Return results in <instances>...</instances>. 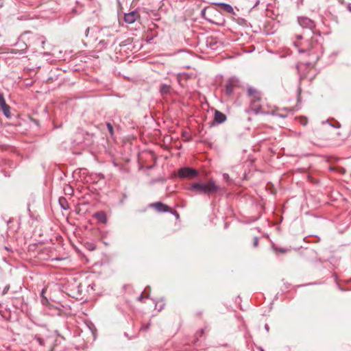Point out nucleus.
<instances>
[{
	"instance_id": "nucleus-20",
	"label": "nucleus",
	"mask_w": 351,
	"mask_h": 351,
	"mask_svg": "<svg viewBox=\"0 0 351 351\" xmlns=\"http://www.w3.org/2000/svg\"><path fill=\"white\" fill-rule=\"evenodd\" d=\"M257 244H258V239H257V238H255L254 245L256 246V245H257Z\"/></svg>"
},
{
	"instance_id": "nucleus-3",
	"label": "nucleus",
	"mask_w": 351,
	"mask_h": 351,
	"mask_svg": "<svg viewBox=\"0 0 351 351\" xmlns=\"http://www.w3.org/2000/svg\"><path fill=\"white\" fill-rule=\"evenodd\" d=\"M149 206L158 213H164L171 211V208L166 204L158 202L155 203L150 204Z\"/></svg>"
},
{
	"instance_id": "nucleus-1",
	"label": "nucleus",
	"mask_w": 351,
	"mask_h": 351,
	"mask_svg": "<svg viewBox=\"0 0 351 351\" xmlns=\"http://www.w3.org/2000/svg\"><path fill=\"white\" fill-rule=\"evenodd\" d=\"M191 189L199 193H213L218 190V186L213 180H210L207 183H194Z\"/></svg>"
},
{
	"instance_id": "nucleus-26",
	"label": "nucleus",
	"mask_w": 351,
	"mask_h": 351,
	"mask_svg": "<svg viewBox=\"0 0 351 351\" xmlns=\"http://www.w3.org/2000/svg\"><path fill=\"white\" fill-rule=\"evenodd\" d=\"M305 51V49H302H302H300V50H299V51H300V52H302V51Z\"/></svg>"
},
{
	"instance_id": "nucleus-7",
	"label": "nucleus",
	"mask_w": 351,
	"mask_h": 351,
	"mask_svg": "<svg viewBox=\"0 0 351 351\" xmlns=\"http://www.w3.org/2000/svg\"><path fill=\"white\" fill-rule=\"evenodd\" d=\"M238 80L236 78H231L229 80L226 85V91L227 94H230L232 92L233 86H236Z\"/></svg>"
},
{
	"instance_id": "nucleus-18",
	"label": "nucleus",
	"mask_w": 351,
	"mask_h": 351,
	"mask_svg": "<svg viewBox=\"0 0 351 351\" xmlns=\"http://www.w3.org/2000/svg\"><path fill=\"white\" fill-rule=\"evenodd\" d=\"M306 123H307V121H306V119H304V118L301 119V123H302V125H306Z\"/></svg>"
},
{
	"instance_id": "nucleus-9",
	"label": "nucleus",
	"mask_w": 351,
	"mask_h": 351,
	"mask_svg": "<svg viewBox=\"0 0 351 351\" xmlns=\"http://www.w3.org/2000/svg\"><path fill=\"white\" fill-rule=\"evenodd\" d=\"M216 5H218L219 7H221V8L228 12V13H232L234 10L232 8V7L229 5V4H227V3H215Z\"/></svg>"
},
{
	"instance_id": "nucleus-6",
	"label": "nucleus",
	"mask_w": 351,
	"mask_h": 351,
	"mask_svg": "<svg viewBox=\"0 0 351 351\" xmlns=\"http://www.w3.org/2000/svg\"><path fill=\"white\" fill-rule=\"evenodd\" d=\"M139 17V14L137 12L133 11L130 13L125 14V21L128 23H133Z\"/></svg>"
},
{
	"instance_id": "nucleus-28",
	"label": "nucleus",
	"mask_w": 351,
	"mask_h": 351,
	"mask_svg": "<svg viewBox=\"0 0 351 351\" xmlns=\"http://www.w3.org/2000/svg\"><path fill=\"white\" fill-rule=\"evenodd\" d=\"M227 176H226V175H223V177H224L225 178H227Z\"/></svg>"
},
{
	"instance_id": "nucleus-23",
	"label": "nucleus",
	"mask_w": 351,
	"mask_h": 351,
	"mask_svg": "<svg viewBox=\"0 0 351 351\" xmlns=\"http://www.w3.org/2000/svg\"><path fill=\"white\" fill-rule=\"evenodd\" d=\"M265 328L267 331H269V326H268L267 324H265Z\"/></svg>"
},
{
	"instance_id": "nucleus-15",
	"label": "nucleus",
	"mask_w": 351,
	"mask_h": 351,
	"mask_svg": "<svg viewBox=\"0 0 351 351\" xmlns=\"http://www.w3.org/2000/svg\"><path fill=\"white\" fill-rule=\"evenodd\" d=\"M248 93L250 95H254V94L257 93V91L255 89L249 88Z\"/></svg>"
},
{
	"instance_id": "nucleus-16",
	"label": "nucleus",
	"mask_w": 351,
	"mask_h": 351,
	"mask_svg": "<svg viewBox=\"0 0 351 351\" xmlns=\"http://www.w3.org/2000/svg\"><path fill=\"white\" fill-rule=\"evenodd\" d=\"M183 136L184 137V141H188L189 139V134L186 132L183 133Z\"/></svg>"
},
{
	"instance_id": "nucleus-4",
	"label": "nucleus",
	"mask_w": 351,
	"mask_h": 351,
	"mask_svg": "<svg viewBox=\"0 0 351 351\" xmlns=\"http://www.w3.org/2000/svg\"><path fill=\"white\" fill-rule=\"evenodd\" d=\"M196 175V171L191 168L185 167L177 172V176L182 178H191Z\"/></svg>"
},
{
	"instance_id": "nucleus-19",
	"label": "nucleus",
	"mask_w": 351,
	"mask_h": 351,
	"mask_svg": "<svg viewBox=\"0 0 351 351\" xmlns=\"http://www.w3.org/2000/svg\"><path fill=\"white\" fill-rule=\"evenodd\" d=\"M278 250V252H282V253H285V252H287V250H284V249H281V248H280V249H278V250Z\"/></svg>"
},
{
	"instance_id": "nucleus-14",
	"label": "nucleus",
	"mask_w": 351,
	"mask_h": 351,
	"mask_svg": "<svg viewBox=\"0 0 351 351\" xmlns=\"http://www.w3.org/2000/svg\"><path fill=\"white\" fill-rule=\"evenodd\" d=\"M107 127H108V131L110 132V133L111 134H112V133H113V128H112V125L110 124V123H107Z\"/></svg>"
},
{
	"instance_id": "nucleus-22",
	"label": "nucleus",
	"mask_w": 351,
	"mask_h": 351,
	"mask_svg": "<svg viewBox=\"0 0 351 351\" xmlns=\"http://www.w3.org/2000/svg\"><path fill=\"white\" fill-rule=\"evenodd\" d=\"M38 341H39L40 345H43V341L41 340L40 338H38Z\"/></svg>"
},
{
	"instance_id": "nucleus-21",
	"label": "nucleus",
	"mask_w": 351,
	"mask_h": 351,
	"mask_svg": "<svg viewBox=\"0 0 351 351\" xmlns=\"http://www.w3.org/2000/svg\"><path fill=\"white\" fill-rule=\"evenodd\" d=\"M8 289H9L8 287V288H5V289L3 290V294H5V293H7V291H8Z\"/></svg>"
},
{
	"instance_id": "nucleus-8",
	"label": "nucleus",
	"mask_w": 351,
	"mask_h": 351,
	"mask_svg": "<svg viewBox=\"0 0 351 351\" xmlns=\"http://www.w3.org/2000/svg\"><path fill=\"white\" fill-rule=\"evenodd\" d=\"M226 119V117L222 112L215 110V121L218 123H221L225 121Z\"/></svg>"
},
{
	"instance_id": "nucleus-24",
	"label": "nucleus",
	"mask_w": 351,
	"mask_h": 351,
	"mask_svg": "<svg viewBox=\"0 0 351 351\" xmlns=\"http://www.w3.org/2000/svg\"><path fill=\"white\" fill-rule=\"evenodd\" d=\"M296 46L302 45V43H295Z\"/></svg>"
},
{
	"instance_id": "nucleus-27",
	"label": "nucleus",
	"mask_w": 351,
	"mask_h": 351,
	"mask_svg": "<svg viewBox=\"0 0 351 351\" xmlns=\"http://www.w3.org/2000/svg\"><path fill=\"white\" fill-rule=\"evenodd\" d=\"M227 176H226V175H223V177H224L225 178H227Z\"/></svg>"
},
{
	"instance_id": "nucleus-11",
	"label": "nucleus",
	"mask_w": 351,
	"mask_h": 351,
	"mask_svg": "<svg viewBox=\"0 0 351 351\" xmlns=\"http://www.w3.org/2000/svg\"><path fill=\"white\" fill-rule=\"evenodd\" d=\"M1 110L3 111L4 115L6 117L10 118L11 117L10 109L9 106L6 104L5 107L1 108Z\"/></svg>"
},
{
	"instance_id": "nucleus-17",
	"label": "nucleus",
	"mask_w": 351,
	"mask_h": 351,
	"mask_svg": "<svg viewBox=\"0 0 351 351\" xmlns=\"http://www.w3.org/2000/svg\"><path fill=\"white\" fill-rule=\"evenodd\" d=\"M303 66H304V64H300L298 65L297 68H298V70L299 72L301 71V69H302V68Z\"/></svg>"
},
{
	"instance_id": "nucleus-10",
	"label": "nucleus",
	"mask_w": 351,
	"mask_h": 351,
	"mask_svg": "<svg viewBox=\"0 0 351 351\" xmlns=\"http://www.w3.org/2000/svg\"><path fill=\"white\" fill-rule=\"evenodd\" d=\"M95 217L100 222L106 223V217L104 213H97L95 214Z\"/></svg>"
},
{
	"instance_id": "nucleus-25",
	"label": "nucleus",
	"mask_w": 351,
	"mask_h": 351,
	"mask_svg": "<svg viewBox=\"0 0 351 351\" xmlns=\"http://www.w3.org/2000/svg\"><path fill=\"white\" fill-rule=\"evenodd\" d=\"M298 38L300 39H302V38H303V36L302 35L298 36Z\"/></svg>"
},
{
	"instance_id": "nucleus-2",
	"label": "nucleus",
	"mask_w": 351,
	"mask_h": 351,
	"mask_svg": "<svg viewBox=\"0 0 351 351\" xmlns=\"http://www.w3.org/2000/svg\"><path fill=\"white\" fill-rule=\"evenodd\" d=\"M298 22L301 26L306 27L308 29L306 30L304 34L310 36L312 34L311 29L314 27L313 22L306 17L299 18Z\"/></svg>"
},
{
	"instance_id": "nucleus-13",
	"label": "nucleus",
	"mask_w": 351,
	"mask_h": 351,
	"mask_svg": "<svg viewBox=\"0 0 351 351\" xmlns=\"http://www.w3.org/2000/svg\"><path fill=\"white\" fill-rule=\"evenodd\" d=\"M5 105H6L5 100L3 95L0 92V108L5 107Z\"/></svg>"
},
{
	"instance_id": "nucleus-5",
	"label": "nucleus",
	"mask_w": 351,
	"mask_h": 351,
	"mask_svg": "<svg viewBox=\"0 0 351 351\" xmlns=\"http://www.w3.org/2000/svg\"><path fill=\"white\" fill-rule=\"evenodd\" d=\"M215 13H218V11L212 7L206 8L202 11V16L209 21H213L210 16Z\"/></svg>"
},
{
	"instance_id": "nucleus-12",
	"label": "nucleus",
	"mask_w": 351,
	"mask_h": 351,
	"mask_svg": "<svg viewBox=\"0 0 351 351\" xmlns=\"http://www.w3.org/2000/svg\"><path fill=\"white\" fill-rule=\"evenodd\" d=\"M170 87L167 85H162L160 88L162 95H166L169 93Z\"/></svg>"
}]
</instances>
